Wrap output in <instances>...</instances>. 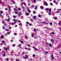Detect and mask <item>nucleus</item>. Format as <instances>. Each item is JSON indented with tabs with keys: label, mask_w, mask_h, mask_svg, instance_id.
Instances as JSON below:
<instances>
[{
	"label": "nucleus",
	"mask_w": 61,
	"mask_h": 61,
	"mask_svg": "<svg viewBox=\"0 0 61 61\" xmlns=\"http://www.w3.org/2000/svg\"><path fill=\"white\" fill-rule=\"evenodd\" d=\"M13 21H14V23H12V25H13V24H15L16 23V22H17V20H15V19H14L13 20Z\"/></svg>",
	"instance_id": "nucleus-1"
},
{
	"label": "nucleus",
	"mask_w": 61,
	"mask_h": 61,
	"mask_svg": "<svg viewBox=\"0 0 61 61\" xmlns=\"http://www.w3.org/2000/svg\"><path fill=\"white\" fill-rule=\"evenodd\" d=\"M46 11H48V10H49V12H51V9H49L47 8L46 9Z\"/></svg>",
	"instance_id": "nucleus-2"
},
{
	"label": "nucleus",
	"mask_w": 61,
	"mask_h": 61,
	"mask_svg": "<svg viewBox=\"0 0 61 61\" xmlns=\"http://www.w3.org/2000/svg\"><path fill=\"white\" fill-rule=\"evenodd\" d=\"M4 49L5 51H6V50H7L9 49V48L7 47V48L5 47L4 48Z\"/></svg>",
	"instance_id": "nucleus-3"
},
{
	"label": "nucleus",
	"mask_w": 61,
	"mask_h": 61,
	"mask_svg": "<svg viewBox=\"0 0 61 61\" xmlns=\"http://www.w3.org/2000/svg\"><path fill=\"white\" fill-rule=\"evenodd\" d=\"M21 15H22V13L21 12H19L18 13V16H20Z\"/></svg>",
	"instance_id": "nucleus-4"
},
{
	"label": "nucleus",
	"mask_w": 61,
	"mask_h": 61,
	"mask_svg": "<svg viewBox=\"0 0 61 61\" xmlns=\"http://www.w3.org/2000/svg\"><path fill=\"white\" fill-rule=\"evenodd\" d=\"M40 8L41 9H44V7L42 6H41L40 7Z\"/></svg>",
	"instance_id": "nucleus-5"
},
{
	"label": "nucleus",
	"mask_w": 61,
	"mask_h": 61,
	"mask_svg": "<svg viewBox=\"0 0 61 61\" xmlns=\"http://www.w3.org/2000/svg\"><path fill=\"white\" fill-rule=\"evenodd\" d=\"M33 19H34V20H35L36 19V15H35V16H33Z\"/></svg>",
	"instance_id": "nucleus-6"
},
{
	"label": "nucleus",
	"mask_w": 61,
	"mask_h": 61,
	"mask_svg": "<svg viewBox=\"0 0 61 61\" xmlns=\"http://www.w3.org/2000/svg\"><path fill=\"white\" fill-rule=\"evenodd\" d=\"M51 57H52V60H54V56H53V54H52Z\"/></svg>",
	"instance_id": "nucleus-7"
},
{
	"label": "nucleus",
	"mask_w": 61,
	"mask_h": 61,
	"mask_svg": "<svg viewBox=\"0 0 61 61\" xmlns=\"http://www.w3.org/2000/svg\"><path fill=\"white\" fill-rule=\"evenodd\" d=\"M14 10L15 12H17V10L16 9H14Z\"/></svg>",
	"instance_id": "nucleus-8"
},
{
	"label": "nucleus",
	"mask_w": 61,
	"mask_h": 61,
	"mask_svg": "<svg viewBox=\"0 0 61 61\" xmlns=\"http://www.w3.org/2000/svg\"><path fill=\"white\" fill-rule=\"evenodd\" d=\"M31 36L32 37H33L34 36V35L33 34V33H31Z\"/></svg>",
	"instance_id": "nucleus-9"
},
{
	"label": "nucleus",
	"mask_w": 61,
	"mask_h": 61,
	"mask_svg": "<svg viewBox=\"0 0 61 61\" xmlns=\"http://www.w3.org/2000/svg\"><path fill=\"white\" fill-rule=\"evenodd\" d=\"M9 19H10V18H9H9L8 19H6V21H8V22H9V21H10V20H9Z\"/></svg>",
	"instance_id": "nucleus-10"
},
{
	"label": "nucleus",
	"mask_w": 61,
	"mask_h": 61,
	"mask_svg": "<svg viewBox=\"0 0 61 61\" xmlns=\"http://www.w3.org/2000/svg\"><path fill=\"white\" fill-rule=\"evenodd\" d=\"M21 7L22 8V9H23V11H25V10L24 9V7L23 6H21Z\"/></svg>",
	"instance_id": "nucleus-11"
},
{
	"label": "nucleus",
	"mask_w": 61,
	"mask_h": 61,
	"mask_svg": "<svg viewBox=\"0 0 61 61\" xmlns=\"http://www.w3.org/2000/svg\"><path fill=\"white\" fill-rule=\"evenodd\" d=\"M25 15H26L27 16V15H28L29 14L27 13H25Z\"/></svg>",
	"instance_id": "nucleus-12"
},
{
	"label": "nucleus",
	"mask_w": 61,
	"mask_h": 61,
	"mask_svg": "<svg viewBox=\"0 0 61 61\" xmlns=\"http://www.w3.org/2000/svg\"><path fill=\"white\" fill-rule=\"evenodd\" d=\"M33 48H34V49H35V50H36V51H37V49L36 48V47H33Z\"/></svg>",
	"instance_id": "nucleus-13"
},
{
	"label": "nucleus",
	"mask_w": 61,
	"mask_h": 61,
	"mask_svg": "<svg viewBox=\"0 0 61 61\" xmlns=\"http://www.w3.org/2000/svg\"><path fill=\"white\" fill-rule=\"evenodd\" d=\"M48 14L49 15H51V13L49 12L48 13Z\"/></svg>",
	"instance_id": "nucleus-14"
},
{
	"label": "nucleus",
	"mask_w": 61,
	"mask_h": 61,
	"mask_svg": "<svg viewBox=\"0 0 61 61\" xmlns=\"http://www.w3.org/2000/svg\"><path fill=\"white\" fill-rule=\"evenodd\" d=\"M58 24L59 25H61V22L60 21L59 22Z\"/></svg>",
	"instance_id": "nucleus-15"
},
{
	"label": "nucleus",
	"mask_w": 61,
	"mask_h": 61,
	"mask_svg": "<svg viewBox=\"0 0 61 61\" xmlns=\"http://www.w3.org/2000/svg\"><path fill=\"white\" fill-rule=\"evenodd\" d=\"M53 18H54V19L55 20L57 19V17H54Z\"/></svg>",
	"instance_id": "nucleus-16"
},
{
	"label": "nucleus",
	"mask_w": 61,
	"mask_h": 61,
	"mask_svg": "<svg viewBox=\"0 0 61 61\" xmlns=\"http://www.w3.org/2000/svg\"><path fill=\"white\" fill-rule=\"evenodd\" d=\"M49 46H50L51 47V46H52V45H51V44H49Z\"/></svg>",
	"instance_id": "nucleus-17"
},
{
	"label": "nucleus",
	"mask_w": 61,
	"mask_h": 61,
	"mask_svg": "<svg viewBox=\"0 0 61 61\" xmlns=\"http://www.w3.org/2000/svg\"><path fill=\"white\" fill-rule=\"evenodd\" d=\"M33 31L34 32H36V29L35 28H34Z\"/></svg>",
	"instance_id": "nucleus-18"
},
{
	"label": "nucleus",
	"mask_w": 61,
	"mask_h": 61,
	"mask_svg": "<svg viewBox=\"0 0 61 61\" xmlns=\"http://www.w3.org/2000/svg\"><path fill=\"white\" fill-rule=\"evenodd\" d=\"M13 17H14V18H16V17H15V15H13Z\"/></svg>",
	"instance_id": "nucleus-19"
},
{
	"label": "nucleus",
	"mask_w": 61,
	"mask_h": 61,
	"mask_svg": "<svg viewBox=\"0 0 61 61\" xmlns=\"http://www.w3.org/2000/svg\"><path fill=\"white\" fill-rule=\"evenodd\" d=\"M0 16L1 17H3V16L1 14H0Z\"/></svg>",
	"instance_id": "nucleus-20"
},
{
	"label": "nucleus",
	"mask_w": 61,
	"mask_h": 61,
	"mask_svg": "<svg viewBox=\"0 0 61 61\" xmlns=\"http://www.w3.org/2000/svg\"><path fill=\"white\" fill-rule=\"evenodd\" d=\"M28 12H29V13H31V11H30V10H28Z\"/></svg>",
	"instance_id": "nucleus-21"
},
{
	"label": "nucleus",
	"mask_w": 61,
	"mask_h": 61,
	"mask_svg": "<svg viewBox=\"0 0 61 61\" xmlns=\"http://www.w3.org/2000/svg\"><path fill=\"white\" fill-rule=\"evenodd\" d=\"M33 14H35V11H33Z\"/></svg>",
	"instance_id": "nucleus-22"
},
{
	"label": "nucleus",
	"mask_w": 61,
	"mask_h": 61,
	"mask_svg": "<svg viewBox=\"0 0 61 61\" xmlns=\"http://www.w3.org/2000/svg\"><path fill=\"white\" fill-rule=\"evenodd\" d=\"M50 5H51L52 6H53V3H50Z\"/></svg>",
	"instance_id": "nucleus-23"
},
{
	"label": "nucleus",
	"mask_w": 61,
	"mask_h": 61,
	"mask_svg": "<svg viewBox=\"0 0 61 61\" xmlns=\"http://www.w3.org/2000/svg\"><path fill=\"white\" fill-rule=\"evenodd\" d=\"M21 46V45L20 44V45H18L17 46L18 47H19V46Z\"/></svg>",
	"instance_id": "nucleus-24"
},
{
	"label": "nucleus",
	"mask_w": 61,
	"mask_h": 61,
	"mask_svg": "<svg viewBox=\"0 0 61 61\" xmlns=\"http://www.w3.org/2000/svg\"><path fill=\"white\" fill-rule=\"evenodd\" d=\"M8 8L9 9V10L10 11H11V9H10V7L9 6L8 7Z\"/></svg>",
	"instance_id": "nucleus-25"
},
{
	"label": "nucleus",
	"mask_w": 61,
	"mask_h": 61,
	"mask_svg": "<svg viewBox=\"0 0 61 61\" xmlns=\"http://www.w3.org/2000/svg\"><path fill=\"white\" fill-rule=\"evenodd\" d=\"M51 41H53V42H54V41L53 40V39H52L51 40Z\"/></svg>",
	"instance_id": "nucleus-26"
},
{
	"label": "nucleus",
	"mask_w": 61,
	"mask_h": 61,
	"mask_svg": "<svg viewBox=\"0 0 61 61\" xmlns=\"http://www.w3.org/2000/svg\"><path fill=\"white\" fill-rule=\"evenodd\" d=\"M3 56H5V53H4V55H3Z\"/></svg>",
	"instance_id": "nucleus-27"
},
{
	"label": "nucleus",
	"mask_w": 61,
	"mask_h": 61,
	"mask_svg": "<svg viewBox=\"0 0 61 61\" xmlns=\"http://www.w3.org/2000/svg\"><path fill=\"white\" fill-rule=\"evenodd\" d=\"M7 33L8 34V35H9V34H10V33H11V32H10V33L9 32H7Z\"/></svg>",
	"instance_id": "nucleus-28"
},
{
	"label": "nucleus",
	"mask_w": 61,
	"mask_h": 61,
	"mask_svg": "<svg viewBox=\"0 0 61 61\" xmlns=\"http://www.w3.org/2000/svg\"><path fill=\"white\" fill-rule=\"evenodd\" d=\"M20 42H21V43H22H22H23V42H24L23 41H20Z\"/></svg>",
	"instance_id": "nucleus-29"
},
{
	"label": "nucleus",
	"mask_w": 61,
	"mask_h": 61,
	"mask_svg": "<svg viewBox=\"0 0 61 61\" xmlns=\"http://www.w3.org/2000/svg\"><path fill=\"white\" fill-rule=\"evenodd\" d=\"M44 4L45 5H46V2H44Z\"/></svg>",
	"instance_id": "nucleus-30"
},
{
	"label": "nucleus",
	"mask_w": 61,
	"mask_h": 61,
	"mask_svg": "<svg viewBox=\"0 0 61 61\" xmlns=\"http://www.w3.org/2000/svg\"><path fill=\"white\" fill-rule=\"evenodd\" d=\"M4 25H5V26H7V24L5 23H4Z\"/></svg>",
	"instance_id": "nucleus-31"
},
{
	"label": "nucleus",
	"mask_w": 61,
	"mask_h": 61,
	"mask_svg": "<svg viewBox=\"0 0 61 61\" xmlns=\"http://www.w3.org/2000/svg\"><path fill=\"white\" fill-rule=\"evenodd\" d=\"M56 5H58V2H56Z\"/></svg>",
	"instance_id": "nucleus-32"
},
{
	"label": "nucleus",
	"mask_w": 61,
	"mask_h": 61,
	"mask_svg": "<svg viewBox=\"0 0 61 61\" xmlns=\"http://www.w3.org/2000/svg\"><path fill=\"white\" fill-rule=\"evenodd\" d=\"M17 35V34H16L15 33H14V35L15 36H16V35Z\"/></svg>",
	"instance_id": "nucleus-33"
},
{
	"label": "nucleus",
	"mask_w": 61,
	"mask_h": 61,
	"mask_svg": "<svg viewBox=\"0 0 61 61\" xmlns=\"http://www.w3.org/2000/svg\"><path fill=\"white\" fill-rule=\"evenodd\" d=\"M51 34H54V32H52L51 33Z\"/></svg>",
	"instance_id": "nucleus-34"
},
{
	"label": "nucleus",
	"mask_w": 61,
	"mask_h": 61,
	"mask_svg": "<svg viewBox=\"0 0 61 61\" xmlns=\"http://www.w3.org/2000/svg\"><path fill=\"white\" fill-rule=\"evenodd\" d=\"M1 38H3V36H1Z\"/></svg>",
	"instance_id": "nucleus-35"
},
{
	"label": "nucleus",
	"mask_w": 61,
	"mask_h": 61,
	"mask_svg": "<svg viewBox=\"0 0 61 61\" xmlns=\"http://www.w3.org/2000/svg\"><path fill=\"white\" fill-rule=\"evenodd\" d=\"M2 3V0H0V4H1Z\"/></svg>",
	"instance_id": "nucleus-36"
},
{
	"label": "nucleus",
	"mask_w": 61,
	"mask_h": 61,
	"mask_svg": "<svg viewBox=\"0 0 61 61\" xmlns=\"http://www.w3.org/2000/svg\"><path fill=\"white\" fill-rule=\"evenodd\" d=\"M48 5V4L46 2V6H47Z\"/></svg>",
	"instance_id": "nucleus-37"
},
{
	"label": "nucleus",
	"mask_w": 61,
	"mask_h": 61,
	"mask_svg": "<svg viewBox=\"0 0 61 61\" xmlns=\"http://www.w3.org/2000/svg\"><path fill=\"white\" fill-rule=\"evenodd\" d=\"M25 57H28V56H27V55H26L25 56Z\"/></svg>",
	"instance_id": "nucleus-38"
},
{
	"label": "nucleus",
	"mask_w": 61,
	"mask_h": 61,
	"mask_svg": "<svg viewBox=\"0 0 61 61\" xmlns=\"http://www.w3.org/2000/svg\"><path fill=\"white\" fill-rule=\"evenodd\" d=\"M3 13V11H2V12H0V13H1V14H2Z\"/></svg>",
	"instance_id": "nucleus-39"
},
{
	"label": "nucleus",
	"mask_w": 61,
	"mask_h": 61,
	"mask_svg": "<svg viewBox=\"0 0 61 61\" xmlns=\"http://www.w3.org/2000/svg\"><path fill=\"white\" fill-rule=\"evenodd\" d=\"M46 29H47V30L49 29V28L48 27H46Z\"/></svg>",
	"instance_id": "nucleus-40"
},
{
	"label": "nucleus",
	"mask_w": 61,
	"mask_h": 61,
	"mask_svg": "<svg viewBox=\"0 0 61 61\" xmlns=\"http://www.w3.org/2000/svg\"><path fill=\"white\" fill-rule=\"evenodd\" d=\"M29 25H30V26H31V25H32V24H29Z\"/></svg>",
	"instance_id": "nucleus-41"
},
{
	"label": "nucleus",
	"mask_w": 61,
	"mask_h": 61,
	"mask_svg": "<svg viewBox=\"0 0 61 61\" xmlns=\"http://www.w3.org/2000/svg\"><path fill=\"white\" fill-rule=\"evenodd\" d=\"M1 42H2V43H4V41H2Z\"/></svg>",
	"instance_id": "nucleus-42"
},
{
	"label": "nucleus",
	"mask_w": 61,
	"mask_h": 61,
	"mask_svg": "<svg viewBox=\"0 0 61 61\" xmlns=\"http://www.w3.org/2000/svg\"><path fill=\"white\" fill-rule=\"evenodd\" d=\"M25 49H27L28 48H27L26 47V48H25Z\"/></svg>",
	"instance_id": "nucleus-43"
},
{
	"label": "nucleus",
	"mask_w": 61,
	"mask_h": 61,
	"mask_svg": "<svg viewBox=\"0 0 61 61\" xmlns=\"http://www.w3.org/2000/svg\"><path fill=\"white\" fill-rule=\"evenodd\" d=\"M22 25V24L20 23V24H19V25Z\"/></svg>",
	"instance_id": "nucleus-44"
},
{
	"label": "nucleus",
	"mask_w": 61,
	"mask_h": 61,
	"mask_svg": "<svg viewBox=\"0 0 61 61\" xmlns=\"http://www.w3.org/2000/svg\"><path fill=\"white\" fill-rule=\"evenodd\" d=\"M60 10H61V9H59L58 10V11H60Z\"/></svg>",
	"instance_id": "nucleus-45"
},
{
	"label": "nucleus",
	"mask_w": 61,
	"mask_h": 61,
	"mask_svg": "<svg viewBox=\"0 0 61 61\" xmlns=\"http://www.w3.org/2000/svg\"><path fill=\"white\" fill-rule=\"evenodd\" d=\"M36 8H37V7H35V10H36Z\"/></svg>",
	"instance_id": "nucleus-46"
},
{
	"label": "nucleus",
	"mask_w": 61,
	"mask_h": 61,
	"mask_svg": "<svg viewBox=\"0 0 61 61\" xmlns=\"http://www.w3.org/2000/svg\"><path fill=\"white\" fill-rule=\"evenodd\" d=\"M24 4V5H26V4H25V3L24 2V3H23V4Z\"/></svg>",
	"instance_id": "nucleus-47"
},
{
	"label": "nucleus",
	"mask_w": 61,
	"mask_h": 61,
	"mask_svg": "<svg viewBox=\"0 0 61 61\" xmlns=\"http://www.w3.org/2000/svg\"><path fill=\"white\" fill-rule=\"evenodd\" d=\"M26 24H28V23H29V22H26Z\"/></svg>",
	"instance_id": "nucleus-48"
},
{
	"label": "nucleus",
	"mask_w": 61,
	"mask_h": 61,
	"mask_svg": "<svg viewBox=\"0 0 61 61\" xmlns=\"http://www.w3.org/2000/svg\"><path fill=\"white\" fill-rule=\"evenodd\" d=\"M18 22H19V23H20V20H18Z\"/></svg>",
	"instance_id": "nucleus-49"
},
{
	"label": "nucleus",
	"mask_w": 61,
	"mask_h": 61,
	"mask_svg": "<svg viewBox=\"0 0 61 61\" xmlns=\"http://www.w3.org/2000/svg\"><path fill=\"white\" fill-rule=\"evenodd\" d=\"M28 46H30V45L29 44H28Z\"/></svg>",
	"instance_id": "nucleus-50"
},
{
	"label": "nucleus",
	"mask_w": 61,
	"mask_h": 61,
	"mask_svg": "<svg viewBox=\"0 0 61 61\" xmlns=\"http://www.w3.org/2000/svg\"><path fill=\"white\" fill-rule=\"evenodd\" d=\"M33 56H35V55L34 54H33Z\"/></svg>",
	"instance_id": "nucleus-51"
},
{
	"label": "nucleus",
	"mask_w": 61,
	"mask_h": 61,
	"mask_svg": "<svg viewBox=\"0 0 61 61\" xmlns=\"http://www.w3.org/2000/svg\"><path fill=\"white\" fill-rule=\"evenodd\" d=\"M19 60H16V61H19Z\"/></svg>",
	"instance_id": "nucleus-52"
},
{
	"label": "nucleus",
	"mask_w": 61,
	"mask_h": 61,
	"mask_svg": "<svg viewBox=\"0 0 61 61\" xmlns=\"http://www.w3.org/2000/svg\"><path fill=\"white\" fill-rule=\"evenodd\" d=\"M50 24H51V25H52V23L51 22H50Z\"/></svg>",
	"instance_id": "nucleus-53"
},
{
	"label": "nucleus",
	"mask_w": 61,
	"mask_h": 61,
	"mask_svg": "<svg viewBox=\"0 0 61 61\" xmlns=\"http://www.w3.org/2000/svg\"><path fill=\"white\" fill-rule=\"evenodd\" d=\"M21 8H20V9H19L18 10H21Z\"/></svg>",
	"instance_id": "nucleus-54"
},
{
	"label": "nucleus",
	"mask_w": 61,
	"mask_h": 61,
	"mask_svg": "<svg viewBox=\"0 0 61 61\" xmlns=\"http://www.w3.org/2000/svg\"><path fill=\"white\" fill-rule=\"evenodd\" d=\"M15 46V44H14L13 45H12V46Z\"/></svg>",
	"instance_id": "nucleus-55"
},
{
	"label": "nucleus",
	"mask_w": 61,
	"mask_h": 61,
	"mask_svg": "<svg viewBox=\"0 0 61 61\" xmlns=\"http://www.w3.org/2000/svg\"><path fill=\"white\" fill-rule=\"evenodd\" d=\"M41 16V15H39L38 16V17H40V16Z\"/></svg>",
	"instance_id": "nucleus-56"
},
{
	"label": "nucleus",
	"mask_w": 61,
	"mask_h": 61,
	"mask_svg": "<svg viewBox=\"0 0 61 61\" xmlns=\"http://www.w3.org/2000/svg\"><path fill=\"white\" fill-rule=\"evenodd\" d=\"M48 53V51L46 52V54H47V53Z\"/></svg>",
	"instance_id": "nucleus-57"
},
{
	"label": "nucleus",
	"mask_w": 61,
	"mask_h": 61,
	"mask_svg": "<svg viewBox=\"0 0 61 61\" xmlns=\"http://www.w3.org/2000/svg\"><path fill=\"white\" fill-rule=\"evenodd\" d=\"M54 3H56V1L54 0Z\"/></svg>",
	"instance_id": "nucleus-58"
},
{
	"label": "nucleus",
	"mask_w": 61,
	"mask_h": 61,
	"mask_svg": "<svg viewBox=\"0 0 61 61\" xmlns=\"http://www.w3.org/2000/svg\"><path fill=\"white\" fill-rule=\"evenodd\" d=\"M31 7H34V6L32 5V6H31Z\"/></svg>",
	"instance_id": "nucleus-59"
},
{
	"label": "nucleus",
	"mask_w": 61,
	"mask_h": 61,
	"mask_svg": "<svg viewBox=\"0 0 61 61\" xmlns=\"http://www.w3.org/2000/svg\"><path fill=\"white\" fill-rule=\"evenodd\" d=\"M33 2H36V0H34Z\"/></svg>",
	"instance_id": "nucleus-60"
},
{
	"label": "nucleus",
	"mask_w": 61,
	"mask_h": 61,
	"mask_svg": "<svg viewBox=\"0 0 61 61\" xmlns=\"http://www.w3.org/2000/svg\"><path fill=\"white\" fill-rule=\"evenodd\" d=\"M23 4H24V3H22V4L21 5H23Z\"/></svg>",
	"instance_id": "nucleus-61"
},
{
	"label": "nucleus",
	"mask_w": 61,
	"mask_h": 61,
	"mask_svg": "<svg viewBox=\"0 0 61 61\" xmlns=\"http://www.w3.org/2000/svg\"><path fill=\"white\" fill-rule=\"evenodd\" d=\"M6 31H7V32H8V31H9V30H6Z\"/></svg>",
	"instance_id": "nucleus-62"
},
{
	"label": "nucleus",
	"mask_w": 61,
	"mask_h": 61,
	"mask_svg": "<svg viewBox=\"0 0 61 61\" xmlns=\"http://www.w3.org/2000/svg\"><path fill=\"white\" fill-rule=\"evenodd\" d=\"M7 61H8V58H7Z\"/></svg>",
	"instance_id": "nucleus-63"
},
{
	"label": "nucleus",
	"mask_w": 61,
	"mask_h": 61,
	"mask_svg": "<svg viewBox=\"0 0 61 61\" xmlns=\"http://www.w3.org/2000/svg\"><path fill=\"white\" fill-rule=\"evenodd\" d=\"M30 60H32V59L31 58L30 59Z\"/></svg>",
	"instance_id": "nucleus-64"
}]
</instances>
